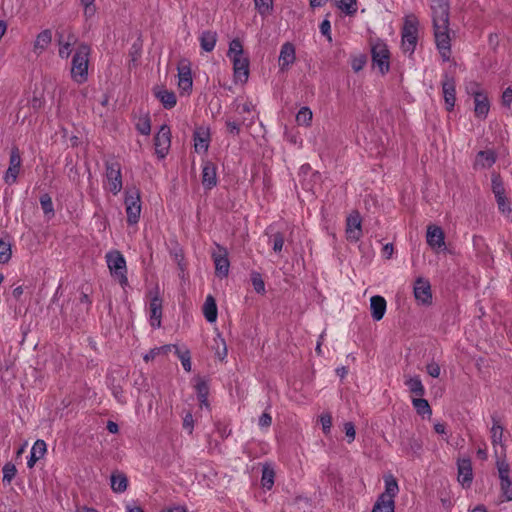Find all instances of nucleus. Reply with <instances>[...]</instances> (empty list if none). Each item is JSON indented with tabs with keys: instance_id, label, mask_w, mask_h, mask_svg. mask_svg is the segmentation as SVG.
<instances>
[{
	"instance_id": "4c0bfd02",
	"label": "nucleus",
	"mask_w": 512,
	"mask_h": 512,
	"mask_svg": "<svg viewBox=\"0 0 512 512\" xmlns=\"http://www.w3.org/2000/svg\"><path fill=\"white\" fill-rule=\"evenodd\" d=\"M195 390L197 393L198 400L201 407H208V393L209 387L205 380L197 379L195 384Z\"/></svg>"
},
{
	"instance_id": "de8ad7c7",
	"label": "nucleus",
	"mask_w": 512,
	"mask_h": 512,
	"mask_svg": "<svg viewBox=\"0 0 512 512\" xmlns=\"http://www.w3.org/2000/svg\"><path fill=\"white\" fill-rule=\"evenodd\" d=\"M136 129L143 135H149L151 131V123L148 115H144L138 118L136 122Z\"/></svg>"
},
{
	"instance_id": "c03bdc74",
	"label": "nucleus",
	"mask_w": 512,
	"mask_h": 512,
	"mask_svg": "<svg viewBox=\"0 0 512 512\" xmlns=\"http://www.w3.org/2000/svg\"><path fill=\"white\" fill-rule=\"evenodd\" d=\"M255 9L262 17L269 16L273 11V0H253Z\"/></svg>"
},
{
	"instance_id": "69168bd1",
	"label": "nucleus",
	"mask_w": 512,
	"mask_h": 512,
	"mask_svg": "<svg viewBox=\"0 0 512 512\" xmlns=\"http://www.w3.org/2000/svg\"><path fill=\"white\" fill-rule=\"evenodd\" d=\"M394 248L392 244H386L383 247V255L387 258H390L393 254Z\"/></svg>"
},
{
	"instance_id": "0eeeda50",
	"label": "nucleus",
	"mask_w": 512,
	"mask_h": 512,
	"mask_svg": "<svg viewBox=\"0 0 512 512\" xmlns=\"http://www.w3.org/2000/svg\"><path fill=\"white\" fill-rule=\"evenodd\" d=\"M124 204L128 224H137L141 216L142 206L140 191L136 187H128L125 190Z\"/></svg>"
},
{
	"instance_id": "ea45409f",
	"label": "nucleus",
	"mask_w": 512,
	"mask_h": 512,
	"mask_svg": "<svg viewBox=\"0 0 512 512\" xmlns=\"http://www.w3.org/2000/svg\"><path fill=\"white\" fill-rule=\"evenodd\" d=\"M174 344L163 345L150 349L143 357L144 361L149 362L159 355H167L172 351Z\"/></svg>"
},
{
	"instance_id": "9b49d317",
	"label": "nucleus",
	"mask_w": 512,
	"mask_h": 512,
	"mask_svg": "<svg viewBox=\"0 0 512 512\" xmlns=\"http://www.w3.org/2000/svg\"><path fill=\"white\" fill-rule=\"evenodd\" d=\"M22 159L20 151L17 147H13L10 151L9 166L3 175V181L11 186L17 182L21 171Z\"/></svg>"
},
{
	"instance_id": "c756f323",
	"label": "nucleus",
	"mask_w": 512,
	"mask_h": 512,
	"mask_svg": "<svg viewBox=\"0 0 512 512\" xmlns=\"http://www.w3.org/2000/svg\"><path fill=\"white\" fill-rule=\"evenodd\" d=\"M46 451H47V446L43 440L35 441V443L33 444L32 448H31L30 456L27 461L28 467L29 468L34 467L36 462L39 459H41L42 457H44V455L46 454Z\"/></svg>"
},
{
	"instance_id": "bb28decb",
	"label": "nucleus",
	"mask_w": 512,
	"mask_h": 512,
	"mask_svg": "<svg viewBox=\"0 0 512 512\" xmlns=\"http://www.w3.org/2000/svg\"><path fill=\"white\" fill-rule=\"evenodd\" d=\"M387 309V302L384 297L375 295L370 298L371 316L374 321L383 319Z\"/></svg>"
},
{
	"instance_id": "3c124183",
	"label": "nucleus",
	"mask_w": 512,
	"mask_h": 512,
	"mask_svg": "<svg viewBox=\"0 0 512 512\" xmlns=\"http://www.w3.org/2000/svg\"><path fill=\"white\" fill-rule=\"evenodd\" d=\"M252 284L257 293H264L265 292V284L262 280L260 274L255 273L252 275Z\"/></svg>"
},
{
	"instance_id": "f704fd0d",
	"label": "nucleus",
	"mask_w": 512,
	"mask_h": 512,
	"mask_svg": "<svg viewBox=\"0 0 512 512\" xmlns=\"http://www.w3.org/2000/svg\"><path fill=\"white\" fill-rule=\"evenodd\" d=\"M346 16H354L358 11L357 0H331Z\"/></svg>"
},
{
	"instance_id": "8fccbe9b",
	"label": "nucleus",
	"mask_w": 512,
	"mask_h": 512,
	"mask_svg": "<svg viewBox=\"0 0 512 512\" xmlns=\"http://www.w3.org/2000/svg\"><path fill=\"white\" fill-rule=\"evenodd\" d=\"M40 204L45 214L52 215L54 212L52 199L48 195H43L40 198Z\"/></svg>"
},
{
	"instance_id": "4d7b16f0",
	"label": "nucleus",
	"mask_w": 512,
	"mask_h": 512,
	"mask_svg": "<svg viewBox=\"0 0 512 512\" xmlns=\"http://www.w3.org/2000/svg\"><path fill=\"white\" fill-rule=\"evenodd\" d=\"M226 128H227V131L230 134H233V135H238L239 132H240L239 124L237 122H235V121L230 120V119L226 120Z\"/></svg>"
},
{
	"instance_id": "f8f14e48",
	"label": "nucleus",
	"mask_w": 512,
	"mask_h": 512,
	"mask_svg": "<svg viewBox=\"0 0 512 512\" xmlns=\"http://www.w3.org/2000/svg\"><path fill=\"white\" fill-rule=\"evenodd\" d=\"M492 191L494 193L498 209L505 215H510L512 208L509 199L506 197L504 184L497 174L492 175Z\"/></svg>"
},
{
	"instance_id": "cd10ccee",
	"label": "nucleus",
	"mask_w": 512,
	"mask_h": 512,
	"mask_svg": "<svg viewBox=\"0 0 512 512\" xmlns=\"http://www.w3.org/2000/svg\"><path fill=\"white\" fill-rule=\"evenodd\" d=\"M202 184L207 189H211L217 184L216 166L209 161L202 165Z\"/></svg>"
},
{
	"instance_id": "a18cd8bd",
	"label": "nucleus",
	"mask_w": 512,
	"mask_h": 512,
	"mask_svg": "<svg viewBox=\"0 0 512 512\" xmlns=\"http://www.w3.org/2000/svg\"><path fill=\"white\" fill-rule=\"evenodd\" d=\"M12 256L11 243L8 239L0 238V264L9 262Z\"/></svg>"
},
{
	"instance_id": "052dcab7",
	"label": "nucleus",
	"mask_w": 512,
	"mask_h": 512,
	"mask_svg": "<svg viewBox=\"0 0 512 512\" xmlns=\"http://www.w3.org/2000/svg\"><path fill=\"white\" fill-rule=\"evenodd\" d=\"M84 17L88 20L95 16L96 6L95 5H82Z\"/></svg>"
},
{
	"instance_id": "a878e982",
	"label": "nucleus",
	"mask_w": 512,
	"mask_h": 512,
	"mask_svg": "<svg viewBox=\"0 0 512 512\" xmlns=\"http://www.w3.org/2000/svg\"><path fill=\"white\" fill-rule=\"evenodd\" d=\"M443 97L448 111L455 106L456 101V85L452 78H446L442 84Z\"/></svg>"
},
{
	"instance_id": "49530a36",
	"label": "nucleus",
	"mask_w": 512,
	"mask_h": 512,
	"mask_svg": "<svg viewBox=\"0 0 512 512\" xmlns=\"http://www.w3.org/2000/svg\"><path fill=\"white\" fill-rule=\"evenodd\" d=\"M312 111L308 107H302L296 114V121L299 125L310 126L312 122Z\"/></svg>"
},
{
	"instance_id": "4468645a",
	"label": "nucleus",
	"mask_w": 512,
	"mask_h": 512,
	"mask_svg": "<svg viewBox=\"0 0 512 512\" xmlns=\"http://www.w3.org/2000/svg\"><path fill=\"white\" fill-rule=\"evenodd\" d=\"M413 294L418 305L430 306L433 302L431 285L425 278L419 277L415 280Z\"/></svg>"
},
{
	"instance_id": "aec40b11",
	"label": "nucleus",
	"mask_w": 512,
	"mask_h": 512,
	"mask_svg": "<svg viewBox=\"0 0 512 512\" xmlns=\"http://www.w3.org/2000/svg\"><path fill=\"white\" fill-rule=\"evenodd\" d=\"M212 258L215 265L216 275L221 278L226 277L229 273L230 267L227 250L223 247L217 246V250L213 252Z\"/></svg>"
},
{
	"instance_id": "5701e85b",
	"label": "nucleus",
	"mask_w": 512,
	"mask_h": 512,
	"mask_svg": "<svg viewBox=\"0 0 512 512\" xmlns=\"http://www.w3.org/2000/svg\"><path fill=\"white\" fill-rule=\"evenodd\" d=\"M210 144V129L207 126H199L194 131V149L197 153L207 152Z\"/></svg>"
},
{
	"instance_id": "c9c22d12",
	"label": "nucleus",
	"mask_w": 512,
	"mask_h": 512,
	"mask_svg": "<svg viewBox=\"0 0 512 512\" xmlns=\"http://www.w3.org/2000/svg\"><path fill=\"white\" fill-rule=\"evenodd\" d=\"M404 384L409 391L418 397H422L425 393V388L419 376H408L405 378Z\"/></svg>"
},
{
	"instance_id": "58836bf2",
	"label": "nucleus",
	"mask_w": 512,
	"mask_h": 512,
	"mask_svg": "<svg viewBox=\"0 0 512 512\" xmlns=\"http://www.w3.org/2000/svg\"><path fill=\"white\" fill-rule=\"evenodd\" d=\"M76 43V38L74 36H68L67 40H61L59 42V56L62 59H67L71 55L73 51V46Z\"/></svg>"
},
{
	"instance_id": "13d9d810",
	"label": "nucleus",
	"mask_w": 512,
	"mask_h": 512,
	"mask_svg": "<svg viewBox=\"0 0 512 512\" xmlns=\"http://www.w3.org/2000/svg\"><path fill=\"white\" fill-rule=\"evenodd\" d=\"M284 245V239L283 236L280 234H276L273 237V250L275 252H280Z\"/></svg>"
},
{
	"instance_id": "7ed1b4c3",
	"label": "nucleus",
	"mask_w": 512,
	"mask_h": 512,
	"mask_svg": "<svg viewBox=\"0 0 512 512\" xmlns=\"http://www.w3.org/2000/svg\"><path fill=\"white\" fill-rule=\"evenodd\" d=\"M384 491L377 498L371 512H395V497L399 493V485L392 474H385Z\"/></svg>"
},
{
	"instance_id": "f3484780",
	"label": "nucleus",
	"mask_w": 512,
	"mask_h": 512,
	"mask_svg": "<svg viewBox=\"0 0 512 512\" xmlns=\"http://www.w3.org/2000/svg\"><path fill=\"white\" fill-rule=\"evenodd\" d=\"M496 467L501 481V489L507 500H512V481L509 478L510 466L506 459H498Z\"/></svg>"
},
{
	"instance_id": "20e7f679",
	"label": "nucleus",
	"mask_w": 512,
	"mask_h": 512,
	"mask_svg": "<svg viewBox=\"0 0 512 512\" xmlns=\"http://www.w3.org/2000/svg\"><path fill=\"white\" fill-rule=\"evenodd\" d=\"M90 52V47L83 43L79 44L74 51L70 74L77 84H83L88 80Z\"/></svg>"
},
{
	"instance_id": "9d476101",
	"label": "nucleus",
	"mask_w": 512,
	"mask_h": 512,
	"mask_svg": "<svg viewBox=\"0 0 512 512\" xmlns=\"http://www.w3.org/2000/svg\"><path fill=\"white\" fill-rule=\"evenodd\" d=\"M104 188L113 195H117L122 190L123 183L119 164L111 163L107 165Z\"/></svg>"
},
{
	"instance_id": "39448f33",
	"label": "nucleus",
	"mask_w": 512,
	"mask_h": 512,
	"mask_svg": "<svg viewBox=\"0 0 512 512\" xmlns=\"http://www.w3.org/2000/svg\"><path fill=\"white\" fill-rule=\"evenodd\" d=\"M419 40V20L413 14L404 17L401 30V49L403 53L411 56Z\"/></svg>"
},
{
	"instance_id": "37998d69",
	"label": "nucleus",
	"mask_w": 512,
	"mask_h": 512,
	"mask_svg": "<svg viewBox=\"0 0 512 512\" xmlns=\"http://www.w3.org/2000/svg\"><path fill=\"white\" fill-rule=\"evenodd\" d=\"M275 473L271 466L265 465L262 470L261 484L267 490H270L274 484Z\"/></svg>"
},
{
	"instance_id": "0e129e2a",
	"label": "nucleus",
	"mask_w": 512,
	"mask_h": 512,
	"mask_svg": "<svg viewBox=\"0 0 512 512\" xmlns=\"http://www.w3.org/2000/svg\"><path fill=\"white\" fill-rule=\"evenodd\" d=\"M434 430L437 434L445 435L446 434V425L441 422H437L434 424Z\"/></svg>"
},
{
	"instance_id": "393cba45",
	"label": "nucleus",
	"mask_w": 512,
	"mask_h": 512,
	"mask_svg": "<svg viewBox=\"0 0 512 512\" xmlns=\"http://www.w3.org/2000/svg\"><path fill=\"white\" fill-rule=\"evenodd\" d=\"M473 479L472 464L469 459H460L458 461V481L463 487L470 486Z\"/></svg>"
},
{
	"instance_id": "1a4fd4ad",
	"label": "nucleus",
	"mask_w": 512,
	"mask_h": 512,
	"mask_svg": "<svg viewBox=\"0 0 512 512\" xmlns=\"http://www.w3.org/2000/svg\"><path fill=\"white\" fill-rule=\"evenodd\" d=\"M390 52L388 46L382 42L378 41L372 46V60L373 65L377 68L382 74H385L389 71L390 68Z\"/></svg>"
},
{
	"instance_id": "6ab92c4d",
	"label": "nucleus",
	"mask_w": 512,
	"mask_h": 512,
	"mask_svg": "<svg viewBox=\"0 0 512 512\" xmlns=\"http://www.w3.org/2000/svg\"><path fill=\"white\" fill-rule=\"evenodd\" d=\"M426 240L428 245L435 251L440 252L446 249L445 237L443 230L435 225L427 228Z\"/></svg>"
},
{
	"instance_id": "6e6552de",
	"label": "nucleus",
	"mask_w": 512,
	"mask_h": 512,
	"mask_svg": "<svg viewBox=\"0 0 512 512\" xmlns=\"http://www.w3.org/2000/svg\"><path fill=\"white\" fill-rule=\"evenodd\" d=\"M178 89L181 95H190L193 88L191 63L187 59L179 61L177 66Z\"/></svg>"
},
{
	"instance_id": "c85d7f7f",
	"label": "nucleus",
	"mask_w": 512,
	"mask_h": 512,
	"mask_svg": "<svg viewBox=\"0 0 512 512\" xmlns=\"http://www.w3.org/2000/svg\"><path fill=\"white\" fill-rule=\"evenodd\" d=\"M110 486L114 493H123L128 487V478L120 471H115L110 476Z\"/></svg>"
},
{
	"instance_id": "f257e3e1",
	"label": "nucleus",
	"mask_w": 512,
	"mask_h": 512,
	"mask_svg": "<svg viewBox=\"0 0 512 512\" xmlns=\"http://www.w3.org/2000/svg\"><path fill=\"white\" fill-rule=\"evenodd\" d=\"M431 10L436 46L442 59L448 61L451 53L448 0H431Z\"/></svg>"
},
{
	"instance_id": "864d4df0",
	"label": "nucleus",
	"mask_w": 512,
	"mask_h": 512,
	"mask_svg": "<svg viewBox=\"0 0 512 512\" xmlns=\"http://www.w3.org/2000/svg\"><path fill=\"white\" fill-rule=\"evenodd\" d=\"M320 32L327 38L329 42H332L331 24L329 20L325 19L322 21L320 24Z\"/></svg>"
},
{
	"instance_id": "e2e57ef3",
	"label": "nucleus",
	"mask_w": 512,
	"mask_h": 512,
	"mask_svg": "<svg viewBox=\"0 0 512 512\" xmlns=\"http://www.w3.org/2000/svg\"><path fill=\"white\" fill-rule=\"evenodd\" d=\"M502 103L505 106H510L512 103V89L507 88L502 94Z\"/></svg>"
},
{
	"instance_id": "7c9ffc66",
	"label": "nucleus",
	"mask_w": 512,
	"mask_h": 512,
	"mask_svg": "<svg viewBox=\"0 0 512 512\" xmlns=\"http://www.w3.org/2000/svg\"><path fill=\"white\" fill-rule=\"evenodd\" d=\"M199 42L204 52H211L216 46L217 33L211 30L202 31L199 35Z\"/></svg>"
},
{
	"instance_id": "e433bc0d",
	"label": "nucleus",
	"mask_w": 512,
	"mask_h": 512,
	"mask_svg": "<svg viewBox=\"0 0 512 512\" xmlns=\"http://www.w3.org/2000/svg\"><path fill=\"white\" fill-rule=\"evenodd\" d=\"M52 41V33L50 30L40 32L34 41V50L37 53L43 52Z\"/></svg>"
},
{
	"instance_id": "2f4dec72",
	"label": "nucleus",
	"mask_w": 512,
	"mask_h": 512,
	"mask_svg": "<svg viewBox=\"0 0 512 512\" xmlns=\"http://www.w3.org/2000/svg\"><path fill=\"white\" fill-rule=\"evenodd\" d=\"M179 360L181 361V365L186 372H190L192 369L191 363V353L190 350L185 346L173 345V349Z\"/></svg>"
},
{
	"instance_id": "79ce46f5",
	"label": "nucleus",
	"mask_w": 512,
	"mask_h": 512,
	"mask_svg": "<svg viewBox=\"0 0 512 512\" xmlns=\"http://www.w3.org/2000/svg\"><path fill=\"white\" fill-rule=\"evenodd\" d=\"M213 349H214L215 355L220 360H223L227 356L226 342H225L224 338L219 333L214 338Z\"/></svg>"
},
{
	"instance_id": "f03ea898",
	"label": "nucleus",
	"mask_w": 512,
	"mask_h": 512,
	"mask_svg": "<svg viewBox=\"0 0 512 512\" xmlns=\"http://www.w3.org/2000/svg\"><path fill=\"white\" fill-rule=\"evenodd\" d=\"M227 57L233 68V79L235 84H244L247 82L250 74V61L240 40L233 39L229 43Z\"/></svg>"
},
{
	"instance_id": "a211bd4d",
	"label": "nucleus",
	"mask_w": 512,
	"mask_h": 512,
	"mask_svg": "<svg viewBox=\"0 0 512 512\" xmlns=\"http://www.w3.org/2000/svg\"><path fill=\"white\" fill-rule=\"evenodd\" d=\"M361 216L358 212H352L346 220V238L351 242H357L362 237Z\"/></svg>"
},
{
	"instance_id": "774afa93",
	"label": "nucleus",
	"mask_w": 512,
	"mask_h": 512,
	"mask_svg": "<svg viewBox=\"0 0 512 512\" xmlns=\"http://www.w3.org/2000/svg\"><path fill=\"white\" fill-rule=\"evenodd\" d=\"M165 512H187V510L184 506H174L168 508Z\"/></svg>"
},
{
	"instance_id": "b1692460",
	"label": "nucleus",
	"mask_w": 512,
	"mask_h": 512,
	"mask_svg": "<svg viewBox=\"0 0 512 512\" xmlns=\"http://www.w3.org/2000/svg\"><path fill=\"white\" fill-rule=\"evenodd\" d=\"M153 94L166 109L173 108L177 103L175 93L173 91L166 89L163 86L154 87Z\"/></svg>"
},
{
	"instance_id": "5fc2aeb1",
	"label": "nucleus",
	"mask_w": 512,
	"mask_h": 512,
	"mask_svg": "<svg viewBox=\"0 0 512 512\" xmlns=\"http://www.w3.org/2000/svg\"><path fill=\"white\" fill-rule=\"evenodd\" d=\"M344 431H345L346 437L348 438V442L349 443L353 442L355 439V436H356L354 424L351 422H346L344 424Z\"/></svg>"
},
{
	"instance_id": "423d86ee",
	"label": "nucleus",
	"mask_w": 512,
	"mask_h": 512,
	"mask_svg": "<svg viewBox=\"0 0 512 512\" xmlns=\"http://www.w3.org/2000/svg\"><path fill=\"white\" fill-rule=\"evenodd\" d=\"M106 263L111 276L117 280L122 287L128 284L127 266L124 256L117 250H112L105 255Z\"/></svg>"
},
{
	"instance_id": "bf43d9fd",
	"label": "nucleus",
	"mask_w": 512,
	"mask_h": 512,
	"mask_svg": "<svg viewBox=\"0 0 512 512\" xmlns=\"http://www.w3.org/2000/svg\"><path fill=\"white\" fill-rule=\"evenodd\" d=\"M440 371V366L437 363H430L427 365V373L433 378L439 377Z\"/></svg>"
},
{
	"instance_id": "72a5a7b5",
	"label": "nucleus",
	"mask_w": 512,
	"mask_h": 512,
	"mask_svg": "<svg viewBox=\"0 0 512 512\" xmlns=\"http://www.w3.org/2000/svg\"><path fill=\"white\" fill-rule=\"evenodd\" d=\"M496 161V155L492 150L480 151L475 159L476 168H490Z\"/></svg>"
},
{
	"instance_id": "09e8293b",
	"label": "nucleus",
	"mask_w": 512,
	"mask_h": 512,
	"mask_svg": "<svg viewBox=\"0 0 512 512\" xmlns=\"http://www.w3.org/2000/svg\"><path fill=\"white\" fill-rule=\"evenodd\" d=\"M16 472H17V470H16L15 466L13 464L7 463L3 467V482L9 484L12 481V479L15 477Z\"/></svg>"
},
{
	"instance_id": "a19ab883",
	"label": "nucleus",
	"mask_w": 512,
	"mask_h": 512,
	"mask_svg": "<svg viewBox=\"0 0 512 512\" xmlns=\"http://www.w3.org/2000/svg\"><path fill=\"white\" fill-rule=\"evenodd\" d=\"M412 404L418 414H420L422 416H428V417L431 416L432 410H431L430 405L426 399H424L422 397L413 398Z\"/></svg>"
},
{
	"instance_id": "338daca9",
	"label": "nucleus",
	"mask_w": 512,
	"mask_h": 512,
	"mask_svg": "<svg viewBox=\"0 0 512 512\" xmlns=\"http://www.w3.org/2000/svg\"><path fill=\"white\" fill-rule=\"evenodd\" d=\"M23 292H24V288H23V286H17V287H15V288L13 289V291H12V295H13V297H14L16 300H18V299H20V297L22 296Z\"/></svg>"
},
{
	"instance_id": "dca6fc26",
	"label": "nucleus",
	"mask_w": 512,
	"mask_h": 512,
	"mask_svg": "<svg viewBox=\"0 0 512 512\" xmlns=\"http://www.w3.org/2000/svg\"><path fill=\"white\" fill-rule=\"evenodd\" d=\"M155 151L159 158H164L169 151L171 145V132L167 125H162L155 135L154 139Z\"/></svg>"
},
{
	"instance_id": "473e14b6",
	"label": "nucleus",
	"mask_w": 512,
	"mask_h": 512,
	"mask_svg": "<svg viewBox=\"0 0 512 512\" xmlns=\"http://www.w3.org/2000/svg\"><path fill=\"white\" fill-rule=\"evenodd\" d=\"M203 314L209 323H214L217 320L218 310L214 297L208 295L203 305Z\"/></svg>"
},
{
	"instance_id": "4be33fe9",
	"label": "nucleus",
	"mask_w": 512,
	"mask_h": 512,
	"mask_svg": "<svg viewBox=\"0 0 512 512\" xmlns=\"http://www.w3.org/2000/svg\"><path fill=\"white\" fill-rule=\"evenodd\" d=\"M296 60V49L295 46L286 42L281 46L278 63L279 68L282 72L287 71L294 64Z\"/></svg>"
},
{
	"instance_id": "2eb2a0df",
	"label": "nucleus",
	"mask_w": 512,
	"mask_h": 512,
	"mask_svg": "<svg viewBox=\"0 0 512 512\" xmlns=\"http://www.w3.org/2000/svg\"><path fill=\"white\" fill-rule=\"evenodd\" d=\"M147 312L151 326L153 328H159L161 326L162 318V299L160 298L158 291L150 293Z\"/></svg>"
},
{
	"instance_id": "603ef678",
	"label": "nucleus",
	"mask_w": 512,
	"mask_h": 512,
	"mask_svg": "<svg viewBox=\"0 0 512 512\" xmlns=\"http://www.w3.org/2000/svg\"><path fill=\"white\" fill-rule=\"evenodd\" d=\"M320 423L322 425V430L325 434L330 432L332 427V417L329 413H324L320 416Z\"/></svg>"
},
{
	"instance_id": "ddd939ff",
	"label": "nucleus",
	"mask_w": 512,
	"mask_h": 512,
	"mask_svg": "<svg viewBox=\"0 0 512 512\" xmlns=\"http://www.w3.org/2000/svg\"><path fill=\"white\" fill-rule=\"evenodd\" d=\"M490 434L496 461L498 459H506V445L504 444L503 441L504 428L502 424L496 419H493Z\"/></svg>"
},
{
	"instance_id": "6e6d98bb",
	"label": "nucleus",
	"mask_w": 512,
	"mask_h": 512,
	"mask_svg": "<svg viewBox=\"0 0 512 512\" xmlns=\"http://www.w3.org/2000/svg\"><path fill=\"white\" fill-rule=\"evenodd\" d=\"M183 427L188 433H192L194 428V419L191 413H187L183 419Z\"/></svg>"
},
{
	"instance_id": "680f3d73",
	"label": "nucleus",
	"mask_w": 512,
	"mask_h": 512,
	"mask_svg": "<svg viewBox=\"0 0 512 512\" xmlns=\"http://www.w3.org/2000/svg\"><path fill=\"white\" fill-rule=\"evenodd\" d=\"M271 423H272V418L268 413H263L260 416L258 424L261 428H267L271 425Z\"/></svg>"
},
{
	"instance_id": "412c9836",
	"label": "nucleus",
	"mask_w": 512,
	"mask_h": 512,
	"mask_svg": "<svg viewBox=\"0 0 512 512\" xmlns=\"http://www.w3.org/2000/svg\"><path fill=\"white\" fill-rule=\"evenodd\" d=\"M474 98V114L479 119H486L490 111V101L488 96L481 90L472 91Z\"/></svg>"
}]
</instances>
